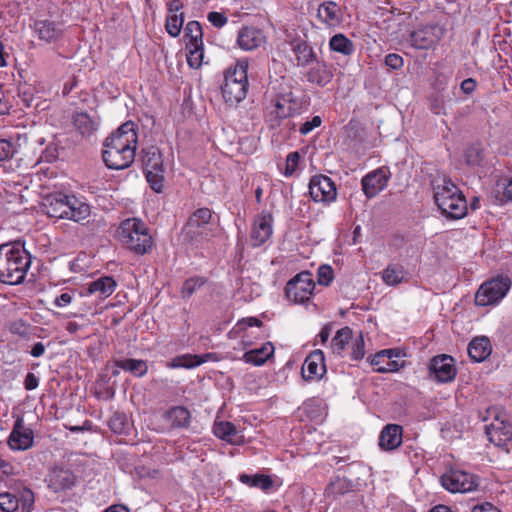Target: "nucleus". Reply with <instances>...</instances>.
<instances>
[{"mask_svg": "<svg viewBox=\"0 0 512 512\" xmlns=\"http://www.w3.org/2000/svg\"><path fill=\"white\" fill-rule=\"evenodd\" d=\"M31 256L20 242L0 245V281L17 285L24 281Z\"/></svg>", "mask_w": 512, "mask_h": 512, "instance_id": "f257e3e1", "label": "nucleus"}, {"mask_svg": "<svg viewBox=\"0 0 512 512\" xmlns=\"http://www.w3.org/2000/svg\"><path fill=\"white\" fill-rule=\"evenodd\" d=\"M434 200L443 215L450 219H461L467 214V201L458 187L446 176H437L432 181Z\"/></svg>", "mask_w": 512, "mask_h": 512, "instance_id": "f03ea898", "label": "nucleus"}, {"mask_svg": "<svg viewBox=\"0 0 512 512\" xmlns=\"http://www.w3.org/2000/svg\"><path fill=\"white\" fill-rule=\"evenodd\" d=\"M248 61L241 59L225 73L222 95L226 103L237 105L246 98L249 82L247 76Z\"/></svg>", "mask_w": 512, "mask_h": 512, "instance_id": "7ed1b4c3", "label": "nucleus"}, {"mask_svg": "<svg viewBox=\"0 0 512 512\" xmlns=\"http://www.w3.org/2000/svg\"><path fill=\"white\" fill-rule=\"evenodd\" d=\"M482 420H491L489 424L485 425L488 440L495 446L509 452L512 448V426L507 415L496 407H491L486 410Z\"/></svg>", "mask_w": 512, "mask_h": 512, "instance_id": "20e7f679", "label": "nucleus"}, {"mask_svg": "<svg viewBox=\"0 0 512 512\" xmlns=\"http://www.w3.org/2000/svg\"><path fill=\"white\" fill-rule=\"evenodd\" d=\"M121 242L131 251L144 255L152 247V237L145 224L136 218L126 219L119 228Z\"/></svg>", "mask_w": 512, "mask_h": 512, "instance_id": "39448f33", "label": "nucleus"}, {"mask_svg": "<svg viewBox=\"0 0 512 512\" xmlns=\"http://www.w3.org/2000/svg\"><path fill=\"white\" fill-rule=\"evenodd\" d=\"M214 218L209 208H199L195 210L188 218L184 228V235L191 242L199 243L208 240L213 236Z\"/></svg>", "mask_w": 512, "mask_h": 512, "instance_id": "423d86ee", "label": "nucleus"}, {"mask_svg": "<svg viewBox=\"0 0 512 512\" xmlns=\"http://www.w3.org/2000/svg\"><path fill=\"white\" fill-rule=\"evenodd\" d=\"M510 288L508 278L498 277L484 282L475 294V304L489 306L497 304L505 297Z\"/></svg>", "mask_w": 512, "mask_h": 512, "instance_id": "0eeeda50", "label": "nucleus"}, {"mask_svg": "<svg viewBox=\"0 0 512 512\" xmlns=\"http://www.w3.org/2000/svg\"><path fill=\"white\" fill-rule=\"evenodd\" d=\"M441 485L451 493H468L477 489L478 478L467 471L450 469L441 476Z\"/></svg>", "mask_w": 512, "mask_h": 512, "instance_id": "6e6552de", "label": "nucleus"}, {"mask_svg": "<svg viewBox=\"0 0 512 512\" xmlns=\"http://www.w3.org/2000/svg\"><path fill=\"white\" fill-rule=\"evenodd\" d=\"M314 288L315 283L312 274L308 271H302L288 281L285 293L289 300L295 303H304L310 299Z\"/></svg>", "mask_w": 512, "mask_h": 512, "instance_id": "1a4fd4ad", "label": "nucleus"}, {"mask_svg": "<svg viewBox=\"0 0 512 512\" xmlns=\"http://www.w3.org/2000/svg\"><path fill=\"white\" fill-rule=\"evenodd\" d=\"M138 135L135 124L131 121L122 124L115 132L106 138L104 147L136 150Z\"/></svg>", "mask_w": 512, "mask_h": 512, "instance_id": "9d476101", "label": "nucleus"}, {"mask_svg": "<svg viewBox=\"0 0 512 512\" xmlns=\"http://www.w3.org/2000/svg\"><path fill=\"white\" fill-rule=\"evenodd\" d=\"M404 353L399 349H384L377 352L370 360L375 371L380 373L397 372L404 367Z\"/></svg>", "mask_w": 512, "mask_h": 512, "instance_id": "9b49d317", "label": "nucleus"}, {"mask_svg": "<svg viewBox=\"0 0 512 512\" xmlns=\"http://www.w3.org/2000/svg\"><path fill=\"white\" fill-rule=\"evenodd\" d=\"M428 368L430 376L438 382L453 381L457 374L455 360L452 356L447 354H441L431 358Z\"/></svg>", "mask_w": 512, "mask_h": 512, "instance_id": "f8f14e48", "label": "nucleus"}, {"mask_svg": "<svg viewBox=\"0 0 512 512\" xmlns=\"http://www.w3.org/2000/svg\"><path fill=\"white\" fill-rule=\"evenodd\" d=\"M309 193L315 202L330 203L336 199L337 191L332 179L325 175H315L309 183Z\"/></svg>", "mask_w": 512, "mask_h": 512, "instance_id": "ddd939ff", "label": "nucleus"}, {"mask_svg": "<svg viewBox=\"0 0 512 512\" xmlns=\"http://www.w3.org/2000/svg\"><path fill=\"white\" fill-rule=\"evenodd\" d=\"M33 443V430L24 424L22 418H17L8 439L9 447L14 451H24L31 448Z\"/></svg>", "mask_w": 512, "mask_h": 512, "instance_id": "4468645a", "label": "nucleus"}, {"mask_svg": "<svg viewBox=\"0 0 512 512\" xmlns=\"http://www.w3.org/2000/svg\"><path fill=\"white\" fill-rule=\"evenodd\" d=\"M273 217L268 211H262L254 220L250 232L251 245L253 247H260L272 235L273 232Z\"/></svg>", "mask_w": 512, "mask_h": 512, "instance_id": "2eb2a0df", "label": "nucleus"}, {"mask_svg": "<svg viewBox=\"0 0 512 512\" xmlns=\"http://www.w3.org/2000/svg\"><path fill=\"white\" fill-rule=\"evenodd\" d=\"M136 150L104 147L102 157L105 165L110 169H126L134 162Z\"/></svg>", "mask_w": 512, "mask_h": 512, "instance_id": "dca6fc26", "label": "nucleus"}, {"mask_svg": "<svg viewBox=\"0 0 512 512\" xmlns=\"http://www.w3.org/2000/svg\"><path fill=\"white\" fill-rule=\"evenodd\" d=\"M325 372L324 353L319 349L312 351L302 365L301 373L304 380H320Z\"/></svg>", "mask_w": 512, "mask_h": 512, "instance_id": "f3484780", "label": "nucleus"}, {"mask_svg": "<svg viewBox=\"0 0 512 512\" xmlns=\"http://www.w3.org/2000/svg\"><path fill=\"white\" fill-rule=\"evenodd\" d=\"M46 482L54 492H61L71 489L75 485L76 476L69 469L54 467L49 471Z\"/></svg>", "mask_w": 512, "mask_h": 512, "instance_id": "a211bd4d", "label": "nucleus"}, {"mask_svg": "<svg viewBox=\"0 0 512 512\" xmlns=\"http://www.w3.org/2000/svg\"><path fill=\"white\" fill-rule=\"evenodd\" d=\"M69 196L63 192H53L45 195L42 200L45 213L51 218L64 219Z\"/></svg>", "mask_w": 512, "mask_h": 512, "instance_id": "6ab92c4d", "label": "nucleus"}, {"mask_svg": "<svg viewBox=\"0 0 512 512\" xmlns=\"http://www.w3.org/2000/svg\"><path fill=\"white\" fill-rule=\"evenodd\" d=\"M266 42V36L264 32L255 26H244L242 27L237 36L238 46L245 51H252Z\"/></svg>", "mask_w": 512, "mask_h": 512, "instance_id": "aec40b11", "label": "nucleus"}, {"mask_svg": "<svg viewBox=\"0 0 512 512\" xmlns=\"http://www.w3.org/2000/svg\"><path fill=\"white\" fill-rule=\"evenodd\" d=\"M388 180L389 177L384 169H376L362 178V190L367 198H373L385 189Z\"/></svg>", "mask_w": 512, "mask_h": 512, "instance_id": "412c9836", "label": "nucleus"}, {"mask_svg": "<svg viewBox=\"0 0 512 512\" xmlns=\"http://www.w3.org/2000/svg\"><path fill=\"white\" fill-rule=\"evenodd\" d=\"M33 29L38 38L45 43H57L63 36L62 24L52 20H37Z\"/></svg>", "mask_w": 512, "mask_h": 512, "instance_id": "4be33fe9", "label": "nucleus"}, {"mask_svg": "<svg viewBox=\"0 0 512 512\" xmlns=\"http://www.w3.org/2000/svg\"><path fill=\"white\" fill-rule=\"evenodd\" d=\"M295 112L296 110L292 107L290 100L286 98L277 99L266 114V122L270 129H276L281 125L282 120L293 116Z\"/></svg>", "mask_w": 512, "mask_h": 512, "instance_id": "5701e85b", "label": "nucleus"}, {"mask_svg": "<svg viewBox=\"0 0 512 512\" xmlns=\"http://www.w3.org/2000/svg\"><path fill=\"white\" fill-rule=\"evenodd\" d=\"M334 77L333 68L324 61L316 60L305 73L306 80L311 84L324 87Z\"/></svg>", "mask_w": 512, "mask_h": 512, "instance_id": "b1692460", "label": "nucleus"}, {"mask_svg": "<svg viewBox=\"0 0 512 512\" xmlns=\"http://www.w3.org/2000/svg\"><path fill=\"white\" fill-rule=\"evenodd\" d=\"M439 30L438 26L427 25L413 31L410 38L412 46L417 49H430L440 39Z\"/></svg>", "mask_w": 512, "mask_h": 512, "instance_id": "393cba45", "label": "nucleus"}, {"mask_svg": "<svg viewBox=\"0 0 512 512\" xmlns=\"http://www.w3.org/2000/svg\"><path fill=\"white\" fill-rule=\"evenodd\" d=\"M214 435L232 445H241L244 443V437L231 422L216 419L213 424Z\"/></svg>", "mask_w": 512, "mask_h": 512, "instance_id": "a878e982", "label": "nucleus"}, {"mask_svg": "<svg viewBox=\"0 0 512 512\" xmlns=\"http://www.w3.org/2000/svg\"><path fill=\"white\" fill-rule=\"evenodd\" d=\"M291 50L295 55L296 65L298 67H308L318 59L313 47L303 39H294L291 41Z\"/></svg>", "mask_w": 512, "mask_h": 512, "instance_id": "bb28decb", "label": "nucleus"}, {"mask_svg": "<svg viewBox=\"0 0 512 512\" xmlns=\"http://www.w3.org/2000/svg\"><path fill=\"white\" fill-rule=\"evenodd\" d=\"M67 202V211L64 215V219L82 223L91 215L90 205L77 198L75 195H70Z\"/></svg>", "mask_w": 512, "mask_h": 512, "instance_id": "cd10ccee", "label": "nucleus"}, {"mask_svg": "<svg viewBox=\"0 0 512 512\" xmlns=\"http://www.w3.org/2000/svg\"><path fill=\"white\" fill-rule=\"evenodd\" d=\"M317 17L329 27L338 26L342 21L341 9L334 1L323 2L317 10Z\"/></svg>", "mask_w": 512, "mask_h": 512, "instance_id": "c85d7f7f", "label": "nucleus"}, {"mask_svg": "<svg viewBox=\"0 0 512 512\" xmlns=\"http://www.w3.org/2000/svg\"><path fill=\"white\" fill-rule=\"evenodd\" d=\"M467 350L471 360L474 362H482L490 356L492 346L488 337L478 336L471 340Z\"/></svg>", "mask_w": 512, "mask_h": 512, "instance_id": "c756f323", "label": "nucleus"}, {"mask_svg": "<svg viewBox=\"0 0 512 512\" xmlns=\"http://www.w3.org/2000/svg\"><path fill=\"white\" fill-rule=\"evenodd\" d=\"M402 443V427L397 424H388L381 431L379 445L382 449L393 450Z\"/></svg>", "mask_w": 512, "mask_h": 512, "instance_id": "7c9ffc66", "label": "nucleus"}, {"mask_svg": "<svg viewBox=\"0 0 512 512\" xmlns=\"http://www.w3.org/2000/svg\"><path fill=\"white\" fill-rule=\"evenodd\" d=\"M116 288V281L109 276L100 277L87 284V295H97L100 299L109 297Z\"/></svg>", "mask_w": 512, "mask_h": 512, "instance_id": "2f4dec72", "label": "nucleus"}, {"mask_svg": "<svg viewBox=\"0 0 512 512\" xmlns=\"http://www.w3.org/2000/svg\"><path fill=\"white\" fill-rule=\"evenodd\" d=\"M301 412L311 421L321 423L327 416V407L319 399H309L300 408Z\"/></svg>", "mask_w": 512, "mask_h": 512, "instance_id": "473e14b6", "label": "nucleus"}, {"mask_svg": "<svg viewBox=\"0 0 512 512\" xmlns=\"http://www.w3.org/2000/svg\"><path fill=\"white\" fill-rule=\"evenodd\" d=\"M274 354V346L271 342L264 343L261 347L251 349L244 353L245 362L260 366L264 364Z\"/></svg>", "mask_w": 512, "mask_h": 512, "instance_id": "72a5a7b5", "label": "nucleus"}, {"mask_svg": "<svg viewBox=\"0 0 512 512\" xmlns=\"http://www.w3.org/2000/svg\"><path fill=\"white\" fill-rule=\"evenodd\" d=\"M142 163L145 171H164L162 155L156 146H150L142 150Z\"/></svg>", "mask_w": 512, "mask_h": 512, "instance_id": "f704fd0d", "label": "nucleus"}, {"mask_svg": "<svg viewBox=\"0 0 512 512\" xmlns=\"http://www.w3.org/2000/svg\"><path fill=\"white\" fill-rule=\"evenodd\" d=\"M212 353H206L203 355H192V354H184L181 356H177L172 359L170 366L171 367H183V368H194L199 366L200 364L206 362L208 359L212 358Z\"/></svg>", "mask_w": 512, "mask_h": 512, "instance_id": "c9c22d12", "label": "nucleus"}, {"mask_svg": "<svg viewBox=\"0 0 512 512\" xmlns=\"http://www.w3.org/2000/svg\"><path fill=\"white\" fill-rule=\"evenodd\" d=\"M73 122L77 131L83 136L91 135L98 127V122L85 112L77 113L74 116Z\"/></svg>", "mask_w": 512, "mask_h": 512, "instance_id": "e433bc0d", "label": "nucleus"}, {"mask_svg": "<svg viewBox=\"0 0 512 512\" xmlns=\"http://www.w3.org/2000/svg\"><path fill=\"white\" fill-rule=\"evenodd\" d=\"M329 47L332 51L341 53L346 56L353 54L355 50L353 42L341 33L331 37L329 41Z\"/></svg>", "mask_w": 512, "mask_h": 512, "instance_id": "4c0bfd02", "label": "nucleus"}, {"mask_svg": "<svg viewBox=\"0 0 512 512\" xmlns=\"http://www.w3.org/2000/svg\"><path fill=\"white\" fill-rule=\"evenodd\" d=\"M352 482L345 477H335L325 489L327 496L337 497L352 490Z\"/></svg>", "mask_w": 512, "mask_h": 512, "instance_id": "58836bf2", "label": "nucleus"}, {"mask_svg": "<svg viewBox=\"0 0 512 512\" xmlns=\"http://www.w3.org/2000/svg\"><path fill=\"white\" fill-rule=\"evenodd\" d=\"M167 420L174 427H186L190 422L189 411L181 406L174 407L166 413Z\"/></svg>", "mask_w": 512, "mask_h": 512, "instance_id": "ea45409f", "label": "nucleus"}, {"mask_svg": "<svg viewBox=\"0 0 512 512\" xmlns=\"http://www.w3.org/2000/svg\"><path fill=\"white\" fill-rule=\"evenodd\" d=\"M351 338L352 329L350 327L345 326L339 329L331 340V348L333 353L341 354Z\"/></svg>", "mask_w": 512, "mask_h": 512, "instance_id": "a19ab883", "label": "nucleus"}, {"mask_svg": "<svg viewBox=\"0 0 512 512\" xmlns=\"http://www.w3.org/2000/svg\"><path fill=\"white\" fill-rule=\"evenodd\" d=\"M184 37L188 39L186 44L203 46L202 27L198 21H190L184 29Z\"/></svg>", "mask_w": 512, "mask_h": 512, "instance_id": "79ce46f5", "label": "nucleus"}, {"mask_svg": "<svg viewBox=\"0 0 512 512\" xmlns=\"http://www.w3.org/2000/svg\"><path fill=\"white\" fill-rule=\"evenodd\" d=\"M117 366L135 376H142L148 370V366L145 361L136 359L121 360L117 363Z\"/></svg>", "mask_w": 512, "mask_h": 512, "instance_id": "37998d69", "label": "nucleus"}, {"mask_svg": "<svg viewBox=\"0 0 512 512\" xmlns=\"http://www.w3.org/2000/svg\"><path fill=\"white\" fill-rule=\"evenodd\" d=\"M240 481L250 487H257L262 490H268L272 486V480L265 475H240Z\"/></svg>", "mask_w": 512, "mask_h": 512, "instance_id": "c03bdc74", "label": "nucleus"}, {"mask_svg": "<svg viewBox=\"0 0 512 512\" xmlns=\"http://www.w3.org/2000/svg\"><path fill=\"white\" fill-rule=\"evenodd\" d=\"M108 425L116 434H126L129 430L130 422L123 413H114L110 418Z\"/></svg>", "mask_w": 512, "mask_h": 512, "instance_id": "a18cd8bd", "label": "nucleus"}, {"mask_svg": "<svg viewBox=\"0 0 512 512\" xmlns=\"http://www.w3.org/2000/svg\"><path fill=\"white\" fill-rule=\"evenodd\" d=\"M19 145L11 138H0V161H8L18 152Z\"/></svg>", "mask_w": 512, "mask_h": 512, "instance_id": "49530a36", "label": "nucleus"}, {"mask_svg": "<svg viewBox=\"0 0 512 512\" xmlns=\"http://www.w3.org/2000/svg\"><path fill=\"white\" fill-rule=\"evenodd\" d=\"M186 50L188 65L194 69L199 68L203 60V46L186 44Z\"/></svg>", "mask_w": 512, "mask_h": 512, "instance_id": "de8ad7c7", "label": "nucleus"}, {"mask_svg": "<svg viewBox=\"0 0 512 512\" xmlns=\"http://www.w3.org/2000/svg\"><path fill=\"white\" fill-rule=\"evenodd\" d=\"M404 270L400 266H388L382 275L383 281L388 285H397L404 279Z\"/></svg>", "mask_w": 512, "mask_h": 512, "instance_id": "09e8293b", "label": "nucleus"}, {"mask_svg": "<svg viewBox=\"0 0 512 512\" xmlns=\"http://www.w3.org/2000/svg\"><path fill=\"white\" fill-rule=\"evenodd\" d=\"M183 22V13H181L179 16L177 14H169L166 18V31L170 36L177 37L181 32Z\"/></svg>", "mask_w": 512, "mask_h": 512, "instance_id": "8fccbe9b", "label": "nucleus"}, {"mask_svg": "<svg viewBox=\"0 0 512 512\" xmlns=\"http://www.w3.org/2000/svg\"><path fill=\"white\" fill-rule=\"evenodd\" d=\"M464 156L468 165L478 166L484 158V152L480 145L475 144L466 149Z\"/></svg>", "mask_w": 512, "mask_h": 512, "instance_id": "3c124183", "label": "nucleus"}, {"mask_svg": "<svg viewBox=\"0 0 512 512\" xmlns=\"http://www.w3.org/2000/svg\"><path fill=\"white\" fill-rule=\"evenodd\" d=\"M206 280L203 277H192L187 279L182 286V297L189 298L192 294L205 284Z\"/></svg>", "mask_w": 512, "mask_h": 512, "instance_id": "603ef678", "label": "nucleus"}, {"mask_svg": "<svg viewBox=\"0 0 512 512\" xmlns=\"http://www.w3.org/2000/svg\"><path fill=\"white\" fill-rule=\"evenodd\" d=\"M18 498L9 492L0 493V509L3 512H14L18 509Z\"/></svg>", "mask_w": 512, "mask_h": 512, "instance_id": "864d4df0", "label": "nucleus"}, {"mask_svg": "<svg viewBox=\"0 0 512 512\" xmlns=\"http://www.w3.org/2000/svg\"><path fill=\"white\" fill-rule=\"evenodd\" d=\"M164 171H158V170H149L145 171L146 179L149 182L151 188L157 192H162L163 188V176L162 173Z\"/></svg>", "mask_w": 512, "mask_h": 512, "instance_id": "5fc2aeb1", "label": "nucleus"}, {"mask_svg": "<svg viewBox=\"0 0 512 512\" xmlns=\"http://www.w3.org/2000/svg\"><path fill=\"white\" fill-rule=\"evenodd\" d=\"M334 278V272L331 266L321 265L317 271V279L320 285L328 286Z\"/></svg>", "mask_w": 512, "mask_h": 512, "instance_id": "6e6d98bb", "label": "nucleus"}, {"mask_svg": "<svg viewBox=\"0 0 512 512\" xmlns=\"http://www.w3.org/2000/svg\"><path fill=\"white\" fill-rule=\"evenodd\" d=\"M299 161L300 154L297 151L289 153L286 158V167L284 175L287 177L292 176L293 173L296 171Z\"/></svg>", "mask_w": 512, "mask_h": 512, "instance_id": "4d7b16f0", "label": "nucleus"}, {"mask_svg": "<svg viewBox=\"0 0 512 512\" xmlns=\"http://www.w3.org/2000/svg\"><path fill=\"white\" fill-rule=\"evenodd\" d=\"M364 346H365L364 339H363L362 334H360L359 337L355 339V341L353 342V345H352V351H351L352 359L360 360L364 357V355H365Z\"/></svg>", "mask_w": 512, "mask_h": 512, "instance_id": "13d9d810", "label": "nucleus"}, {"mask_svg": "<svg viewBox=\"0 0 512 512\" xmlns=\"http://www.w3.org/2000/svg\"><path fill=\"white\" fill-rule=\"evenodd\" d=\"M95 387V396L99 400H110L114 397V389L113 386H94Z\"/></svg>", "mask_w": 512, "mask_h": 512, "instance_id": "bf43d9fd", "label": "nucleus"}, {"mask_svg": "<svg viewBox=\"0 0 512 512\" xmlns=\"http://www.w3.org/2000/svg\"><path fill=\"white\" fill-rule=\"evenodd\" d=\"M74 301H76V294L74 292H65L55 298L54 304L57 307H65Z\"/></svg>", "mask_w": 512, "mask_h": 512, "instance_id": "052dcab7", "label": "nucleus"}, {"mask_svg": "<svg viewBox=\"0 0 512 512\" xmlns=\"http://www.w3.org/2000/svg\"><path fill=\"white\" fill-rule=\"evenodd\" d=\"M322 123L320 116H314L310 121H306L303 123L299 129L300 133L302 135H307L310 133L313 129L319 127Z\"/></svg>", "mask_w": 512, "mask_h": 512, "instance_id": "680f3d73", "label": "nucleus"}, {"mask_svg": "<svg viewBox=\"0 0 512 512\" xmlns=\"http://www.w3.org/2000/svg\"><path fill=\"white\" fill-rule=\"evenodd\" d=\"M207 18L209 22H211L212 25L217 28H221L227 23V17L220 12H210L208 13Z\"/></svg>", "mask_w": 512, "mask_h": 512, "instance_id": "e2e57ef3", "label": "nucleus"}, {"mask_svg": "<svg viewBox=\"0 0 512 512\" xmlns=\"http://www.w3.org/2000/svg\"><path fill=\"white\" fill-rule=\"evenodd\" d=\"M385 64L391 69L397 70L403 66V58L398 54L391 53L385 57Z\"/></svg>", "mask_w": 512, "mask_h": 512, "instance_id": "0e129e2a", "label": "nucleus"}, {"mask_svg": "<svg viewBox=\"0 0 512 512\" xmlns=\"http://www.w3.org/2000/svg\"><path fill=\"white\" fill-rule=\"evenodd\" d=\"M92 423L91 421L85 420L82 425H70L65 424V428L70 430L71 432H83V431H92Z\"/></svg>", "mask_w": 512, "mask_h": 512, "instance_id": "69168bd1", "label": "nucleus"}, {"mask_svg": "<svg viewBox=\"0 0 512 512\" xmlns=\"http://www.w3.org/2000/svg\"><path fill=\"white\" fill-rule=\"evenodd\" d=\"M461 90L465 94H471L476 88V81L473 78H467L461 83Z\"/></svg>", "mask_w": 512, "mask_h": 512, "instance_id": "338daca9", "label": "nucleus"}, {"mask_svg": "<svg viewBox=\"0 0 512 512\" xmlns=\"http://www.w3.org/2000/svg\"><path fill=\"white\" fill-rule=\"evenodd\" d=\"M471 512H500V510L491 503H482L474 506Z\"/></svg>", "mask_w": 512, "mask_h": 512, "instance_id": "774afa93", "label": "nucleus"}]
</instances>
